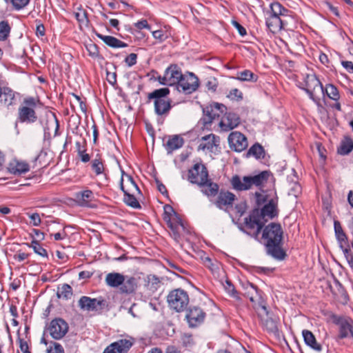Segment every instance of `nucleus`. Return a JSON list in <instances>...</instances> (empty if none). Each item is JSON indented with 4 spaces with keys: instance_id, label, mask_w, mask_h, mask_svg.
Listing matches in <instances>:
<instances>
[{
    "instance_id": "obj_1",
    "label": "nucleus",
    "mask_w": 353,
    "mask_h": 353,
    "mask_svg": "<svg viewBox=\"0 0 353 353\" xmlns=\"http://www.w3.org/2000/svg\"><path fill=\"white\" fill-rule=\"evenodd\" d=\"M271 178L268 171H263L253 176L234 175L230 180L231 185L236 191H245L254 190L256 199H274L275 192L274 190H268V183Z\"/></svg>"
},
{
    "instance_id": "obj_2",
    "label": "nucleus",
    "mask_w": 353,
    "mask_h": 353,
    "mask_svg": "<svg viewBox=\"0 0 353 353\" xmlns=\"http://www.w3.org/2000/svg\"><path fill=\"white\" fill-rule=\"evenodd\" d=\"M283 230L280 223H270L263 228L262 239L267 253L274 259H284L285 253L282 249Z\"/></svg>"
},
{
    "instance_id": "obj_3",
    "label": "nucleus",
    "mask_w": 353,
    "mask_h": 353,
    "mask_svg": "<svg viewBox=\"0 0 353 353\" xmlns=\"http://www.w3.org/2000/svg\"><path fill=\"white\" fill-rule=\"evenodd\" d=\"M289 10L280 3L270 4V10L266 12V26L272 33L279 32L285 25L283 17L288 16Z\"/></svg>"
},
{
    "instance_id": "obj_4",
    "label": "nucleus",
    "mask_w": 353,
    "mask_h": 353,
    "mask_svg": "<svg viewBox=\"0 0 353 353\" xmlns=\"http://www.w3.org/2000/svg\"><path fill=\"white\" fill-rule=\"evenodd\" d=\"M170 90L163 88L154 90L148 95V101L152 100L154 106V112L158 116H167L171 109V101L167 98Z\"/></svg>"
},
{
    "instance_id": "obj_5",
    "label": "nucleus",
    "mask_w": 353,
    "mask_h": 353,
    "mask_svg": "<svg viewBox=\"0 0 353 353\" xmlns=\"http://www.w3.org/2000/svg\"><path fill=\"white\" fill-rule=\"evenodd\" d=\"M38 102L39 100L32 97L25 98L18 110V121L28 124L36 122L37 116L34 108Z\"/></svg>"
},
{
    "instance_id": "obj_6",
    "label": "nucleus",
    "mask_w": 353,
    "mask_h": 353,
    "mask_svg": "<svg viewBox=\"0 0 353 353\" xmlns=\"http://www.w3.org/2000/svg\"><path fill=\"white\" fill-rule=\"evenodd\" d=\"M163 210V220L171 230L173 238L177 241L180 238L179 228L184 229L182 220L170 205H165Z\"/></svg>"
},
{
    "instance_id": "obj_7",
    "label": "nucleus",
    "mask_w": 353,
    "mask_h": 353,
    "mask_svg": "<svg viewBox=\"0 0 353 353\" xmlns=\"http://www.w3.org/2000/svg\"><path fill=\"white\" fill-rule=\"evenodd\" d=\"M214 204L231 216L241 217L248 208L245 200H215Z\"/></svg>"
},
{
    "instance_id": "obj_8",
    "label": "nucleus",
    "mask_w": 353,
    "mask_h": 353,
    "mask_svg": "<svg viewBox=\"0 0 353 353\" xmlns=\"http://www.w3.org/2000/svg\"><path fill=\"white\" fill-rule=\"evenodd\" d=\"M169 307L177 312L184 311L189 303V296L182 289L172 290L167 296Z\"/></svg>"
},
{
    "instance_id": "obj_9",
    "label": "nucleus",
    "mask_w": 353,
    "mask_h": 353,
    "mask_svg": "<svg viewBox=\"0 0 353 353\" xmlns=\"http://www.w3.org/2000/svg\"><path fill=\"white\" fill-rule=\"evenodd\" d=\"M264 225V220H262L259 215L258 208H255L252 210L248 217L245 218V229H242V230L248 234L257 237Z\"/></svg>"
},
{
    "instance_id": "obj_10",
    "label": "nucleus",
    "mask_w": 353,
    "mask_h": 353,
    "mask_svg": "<svg viewBox=\"0 0 353 353\" xmlns=\"http://www.w3.org/2000/svg\"><path fill=\"white\" fill-rule=\"evenodd\" d=\"M332 319L333 322L339 326L338 337L339 339H353V320L351 318L333 315Z\"/></svg>"
},
{
    "instance_id": "obj_11",
    "label": "nucleus",
    "mask_w": 353,
    "mask_h": 353,
    "mask_svg": "<svg viewBox=\"0 0 353 353\" xmlns=\"http://www.w3.org/2000/svg\"><path fill=\"white\" fill-rule=\"evenodd\" d=\"M304 83L305 86V90L309 94L310 98L314 101H316L319 94L324 93L323 85L314 74H306L304 78Z\"/></svg>"
},
{
    "instance_id": "obj_12",
    "label": "nucleus",
    "mask_w": 353,
    "mask_h": 353,
    "mask_svg": "<svg viewBox=\"0 0 353 353\" xmlns=\"http://www.w3.org/2000/svg\"><path fill=\"white\" fill-rule=\"evenodd\" d=\"M199 85L198 77L192 72H187L182 77L177 85V90L185 94H191L196 91Z\"/></svg>"
},
{
    "instance_id": "obj_13",
    "label": "nucleus",
    "mask_w": 353,
    "mask_h": 353,
    "mask_svg": "<svg viewBox=\"0 0 353 353\" xmlns=\"http://www.w3.org/2000/svg\"><path fill=\"white\" fill-rule=\"evenodd\" d=\"M181 70L176 65H171L168 67L163 77H159V82L164 85H178L182 77Z\"/></svg>"
},
{
    "instance_id": "obj_14",
    "label": "nucleus",
    "mask_w": 353,
    "mask_h": 353,
    "mask_svg": "<svg viewBox=\"0 0 353 353\" xmlns=\"http://www.w3.org/2000/svg\"><path fill=\"white\" fill-rule=\"evenodd\" d=\"M79 306L83 310L101 312L108 306V303L101 298L92 299L83 296L79 300Z\"/></svg>"
},
{
    "instance_id": "obj_15",
    "label": "nucleus",
    "mask_w": 353,
    "mask_h": 353,
    "mask_svg": "<svg viewBox=\"0 0 353 353\" xmlns=\"http://www.w3.org/2000/svg\"><path fill=\"white\" fill-rule=\"evenodd\" d=\"M208 179V172L206 167L201 163H196L188 171V180L190 183L199 186L203 184Z\"/></svg>"
},
{
    "instance_id": "obj_16",
    "label": "nucleus",
    "mask_w": 353,
    "mask_h": 353,
    "mask_svg": "<svg viewBox=\"0 0 353 353\" xmlns=\"http://www.w3.org/2000/svg\"><path fill=\"white\" fill-rule=\"evenodd\" d=\"M47 330L54 339L59 340L68 332V325L64 320L55 319L50 323Z\"/></svg>"
},
{
    "instance_id": "obj_17",
    "label": "nucleus",
    "mask_w": 353,
    "mask_h": 353,
    "mask_svg": "<svg viewBox=\"0 0 353 353\" xmlns=\"http://www.w3.org/2000/svg\"><path fill=\"white\" fill-rule=\"evenodd\" d=\"M228 143L231 150L240 152L248 147L246 137L242 133L235 131L228 136Z\"/></svg>"
},
{
    "instance_id": "obj_18",
    "label": "nucleus",
    "mask_w": 353,
    "mask_h": 353,
    "mask_svg": "<svg viewBox=\"0 0 353 353\" xmlns=\"http://www.w3.org/2000/svg\"><path fill=\"white\" fill-rule=\"evenodd\" d=\"M205 317V313L203 310L196 306L190 307L187 310L185 318L190 327H195L201 324Z\"/></svg>"
},
{
    "instance_id": "obj_19",
    "label": "nucleus",
    "mask_w": 353,
    "mask_h": 353,
    "mask_svg": "<svg viewBox=\"0 0 353 353\" xmlns=\"http://www.w3.org/2000/svg\"><path fill=\"white\" fill-rule=\"evenodd\" d=\"M240 124V118L234 112H226L219 122V126L223 131L228 132L236 128Z\"/></svg>"
},
{
    "instance_id": "obj_20",
    "label": "nucleus",
    "mask_w": 353,
    "mask_h": 353,
    "mask_svg": "<svg viewBox=\"0 0 353 353\" xmlns=\"http://www.w3.org/2000/svg\"><path fill=\"white\" fill-rule=\"evenodd\" d=\"M258 213L264 223L269 219H272L278 215L277 205L274 200H270L268 204H265L261 210L258 209Z\"/></svg>"
},
{
    "instance_id": "obj_21",
    "label": "nucleus",
    "mask_w": 353,
    "mask_h": 353,
    "mask_svg": "<svg viewBox=\"0 0 353 353\" xmlns=\"http://www.w3.org/2000/svg\"><path fill=\"white\" fill-rule=\"evenodd\" d=\"M125 176L127 179V188H125L123 183V176H122L121 183V190L124 192L125 195L128 197V199H136V193L141 194V192L135 182L133 181L132 178L130 175H126Z\"/></svg>"
},
{
    "instance_id": "obj_22",
    "label": "nucleus",
    "mask_w": 353,
    "mask_h": 353,
    "mask_svg": "<svg viewBox=\"0 0 353 353\" xmlns=\"http://www.w3.org/2000/svg\"><path fill=\"white\" fill-rule=\"evenodd\" d=\"M226 110V107L222 104L214 103L210 108H207L204 110L205 115V123H211L216 117H219V112H223Z\"/></svg>"
},
{
    "instance_id": "obj_23",
    "label": "nucleus",
    "mask_w": 353,
    "mask_h": 353,
    "mask_svg": "<svg viewBox=\"0 0 353 353\" xmlns=\"http://www.w3.org/2000/svg\"><path fill=\"white\" fill-rule=\"evenodd\" d=\"M219 143V138L213 134L204 136L201 138L199 149L202 150L212 151Z\"/></svg>"
},
{
    "instance_id": "obj_24",
    "label": "nucleus",
    "mask_w": 353,
    "mask_h": 353,
    "mask_svg": "<svg viewBox=\"0 0 353 353\" xmlns=\"http://www.w3.org/2000/svg\"><path fill=\"white\" fill-rule=\"evenodd\" d=\"M138 286L137 279L134 276H124V281L122 283L119 290L123 294H130L134 293Z\"/></svg>"
},
{
    "instance_id": "obj_25",
    "label": "nucleus",
    "mask_w": 353,
    "mask_h": 353,
    "mask_svg": "<svg viewBox=\"0 0 353 353\" xmlns=\"http://www.w3.org/2000/svg\"><path fill=\"white\" fill-rule=\"evenodd\" d=\"M199 187L201 188L203 194L208 197H214L219 192V185L208 179Z\"/></svg>"
},
{
    "instance_id": "obj_26",
    "label": "nucleus",
    "mask_w": 353,
    "mask_h": 353,
    "mask_svg": "<svg viewBox=\"0 0 353 353\" xmlns=\"http://www.w3.org/2000/svg\"><path fill=\"white\" fill-rule=\"evenodd\" d=\"M8 169L10 173L19 175L28 172L30 166L26 162L14 159L10 162Z\"/></svg>"
},
{
    "instance_id": "obj_27",
    "label": "nucleus",
    "mask_w": 353,
    "mask_h": 353,
    "mask_svg": "<svg viewBox=\"0 0 353 353\" xmlns=\"http://www.w3.org/2000/svg\"><path fill=\"white\" fill-rule=\"evenodd\" d=\"M124 281V275L119 272L108 273L105 278L107 285L111 288H120Z\"/></svg>"
},
{
    "instance_id": "obj_28",
    "label": "nucleus",
    "mask_w": 353,
    "mask_h": 353,
    "mask_svg": "<svg viewBox=\"0 0 353 353\" xmlns=\"http://www.w3.org/2000/svg\"><path fill=\"white\" fill-rule=\"evenodd\" d=\"M97 36L101 39L107 46L113 48H121L128 46V44L112 36H106L97 34Z\"/></svg>"
},
{
    "instance_id": "obj_29",
    "label": "nucleus",
    "mask_w": 353,
    "mask_h": 353,
    "mask_svg": "<svg viewBox=\"0 0 353 353\" xmlns=\"http://www.w3.org/2000/svg\"><path fill=\"white\" fill-rule=\"evenodd\" d=\"M90 165L92 172L97 176L105 174L104 161L101 154H97L96 155V157L92 160Z\"/></svg>"
},
{
    "instance_id": "obj_30",
    "label": "nucleus",
    "mask_w": 353,
    "mask_h": 353,
    "mask_svg": "<svg viewBox=\"0 0 353 353\" xmlns=\"http://www.w3.org/2000/svg\"><path fill=\"white\" fill-rule=\"evenodd\" d=\"M183 139L178 135H174L169 138L167 141L165 147L168 153H172V151L179 149L183 145Z\"/></svg>"
},
{
    "instance_id": "obj_31",
    "label": "nucleus",
    "mask_w": 353,
    "mask_h": 353,
    "mask_svg": "<svg viewBox=\"0 0 353 353\" xmlns=\"http://www.w3.org/2000/svg\"><path fill=\"white\" fill-rule=\"evenodd\" d=\"M302 334L304 341L308 346L317 352L321 351L322 346L316 342V338L312 332L304 330Z\"/></svg>"
},
{
    "instance_id": "obj_32",
    "label": "nucleus",
    "mask_w": 353,
    "mask_h": 353,
    "mask_svg": "<svg viewBox=\"0 0 353 353\" xmlns=\"http://www.w3.org/2000/svg\"><path fill=\"white\" fill-rule=\"evenodd\" d=\"M14 101V92L8 88H3L1 89L0 92V102L6 106H9L13 103Z\"/></svg>"
},
{
    "instance_id": "obj_33",
    "label": "nucleus",
    "mask_w": 353,
    "mask_h": 353,
    "mask_svg": "<svg viewBox=\"0 0 353 353\" xmlns=\"http://www.w3.org/2000/svg\"><path fill=\"white\" fill-rule=\"evenodd\" d=\"M133 343L132 339H123L118 340L112 343L114 345V347H117L116 350L117 353H127L132 346Z\"/></svg>"
},
{
    "instance_id": "obj_34",
    "label": "nucleus",
    "mask_w": 353,
    "mask_h": 353,
    "mask_svg": "<svg viewBox=\"0 0 353 353\" xmlns=\"http://www.w3.org/2000/svg\"><path fill=\"white\" fill-rule=\"evenodd\" d=\"M334 227L335 235L339 243V246L345 245L348 243L347 237L343 232L340 222L339 221H334Z\"/></svg>"
},
{
    "instance_id": "obj_35",
    "label": "nucleus",
    "mask_w": 353,
    "mask_h": 353,
    "mask_svg": "<svg viewBox=\"0 0 353 353\" xmlns=\"http://www.w3.org/2000/svg\"><path fill=\"white\" fill-rule=\"evenodd\" d=\"M74 17L77 20L79 23V26L81 28L82 27H88L89 24V20L88 18L87 12L83 10L81 7H79L77 9V11L74 12Z\"/></svg>"
},
{
    "instance_id": "obj_36",
    "label": "nucleus",
    "mask_w": 353,
    "mask_h": 353,
    "mask_svg": "<svg viewBox=\"0 0 353 353\" xmlns=\"http://www.w3.org/2000/svg\"><path fill=\"white\" fill-rule=\"evenodd\" d=\"M353 150V141L349 137H345L341 141V145L338 148V153L342 155L349 154Z\"/></svg>"
},
{
    "instance_id": "obj_37",
    "label": "nucleus",
    "mask_w": 353,
    "mask_h": 353,
    "mask_svg": "<svg viewBox=\"0 0 353 353\" xmlns=\"http://www.w3.org/2000/svg\"><path fill=\"white\" fill-rule=\"evenodd\" d=\"M232 78L241 81L256 82L258 79V76L249 70H245L237 72V76Z\"/></svg>"
},
{
    "instance_id": "obj_38",
    "label": "nucleus",
    "mask_w": 353,
    "mask_h": 353,
    "mask_svg": "<svg viewBox=\"0 0 353 353\" xmlns=\"http://www.w3.org/2000/svg\"><path fill=\"white\" fill-rule=\"evenodd\" d=\"M265 155V151L263 148L259 143L254 144L247 152L246 157H254L256 159L263 158Z\"/></svg>"
},
{
    "instance_id": "obj_39",
    "label": "nucleus",
    "mask_w": 353,
    "mask_h": 353,
    "mask_svg": "<svg viewBox=\"0 0 353 353\" xmlns=\"http://www.w3.org/2000/svg\"><path fill=\"white\" fill-rule=\"evenodd\" d=\"M72 203H68V205L75 207H81L83 208H90L94 209L97 208L98 204L94 202V200H70Z\"/></svg>"
},
{
    "instance_id": "obj_40",
    "label": "nucleus",
    "mask_w": 353,
    "mask_h": 353,
    "mask_svg": "<svg viewBox=\"0 0 353 353\" xmlns=\"http://www.w3.org/2000/svg\"><path fill=\"white\" fill-rule=\"evenodd\" d=\"M11 26L8 21H1L0 22V41H6L10 33Z\"/></svg>"
},
{
    "instance_id": "obj_41",
    "label": "nucleus",
    "mask_w": 353,
    "mask_h": 353,
    "mask_svg": "<svg viewBox=\"0 0 353 353\" xmlns=\"http://www.w3.org/2000/svg\"><path fill=\"white\" fill-rule=\"evenodd\" d=\"M301 192L302 188L301 185L298 183H292L289 185L288 195L290 197H294L296 199L301 196Z\"/></svg>"
},
{
    "instance_id": "obj_42",
    "label": "nucleus",
    "mask_w": 353,
    "mask_h": 353,
    "mask_svg": "<svg viewBox=\"0 0 353 353\" xmlns=\"http://www.w3.org/2000/svg\"><path fill=\"white\" fill-rule=\"evenodd\" d=\"M72 296V287L68 284H63L59 290L57 292V296L59 298H63L68 300Z\"/></svg>"
},
{
    "instance_id": "obj_43",
    "label": "nucleus",
    "mask_w": 353,
    "mask_h": 353,
    "mask_svg": "<svg viewBox=\"0 0 353 353\" xmlns=\"http://www.w3.org/2000/svg\"><path fill=\"white\" fill-rule=\"evenodd\" d=\"M247 290L245 295L249 298L251 302H254L257 296H259L257 288L253 284L248 283L245 287Z\"/></svg>"
},
{
    "instance_id": "obj_44",
    "label": "nucleus",
    "mask_w": 353,
    "mask_h": 353,
    "mask_svg": "<svg viewBox=\"0 0 353 353\" xmlns=\"http://www.w3.org/2000/svg\"><path fill=\"white\" fill-rule=\"evenodd\" d=\"M223 287L225 288V290L230 296L233 297L237 301L241 300L238 292L236 290L234 285L230 281L226 280L225 283L223 284Z\"/></svg>"
},
{
    "instance_id": "obj_45",
    "label": "nucleus",
    "mask_w": 353,
    "mask_h": 353,
    "mask_svg": "<svg viewBox=\"0 0 353 353\" xmlns=\"http://www.w3.org/2000/svg\"><path fill=\"white\" fill-rule=\"evenodd\" d=\"M32 248L34 252L38 255L48 258V252L46 249H44L39 242L37 240H32L31 244L29 245Z\"/></svg>"
},
{
    "instance_id": "obj_46",
    "label": "nucleus",
    "mask_w": 353,
    "mask_h": 353,
    "mask_svg": "<svg viewBox=\"0 0 353 353\" xmlns=\"http://www.w3.org/2000/svg\"><path fill=\"white\" fill-rule=\"evenodd\" d=\"M263 325L266 330L270 332L276 333L279 330L277 327V322L272 318L268 317L264 320Z\"/></svg>"
},
{
    "instance_id": "obj_47",
    "label": "nucleus",
    "mask_w": 353,
    "mask_h": 353,
    "mask_svg": "<svg viewBox=\"0 0 353 353\" xmlns=\"http://www.w3.org/2000/svg\"><path fill=\"white\" fill-rule=\"evenodd\" d=\"M218 86V81L213 77H209L205 80V87L208 91L215 92Z\"/></svg>"
},
{
    "instance_id": "obj_48",
    "label": "nucleus",
    "mask_w": 353,
    "mask_h": 353,
    "mask_svg": "<svg viewBox=\"0 0 353 353\" xmlns=\"http://www.w3.org/2000/svg\"><path fill=\"white\" fill-rule=\"evenodd\" d=\"M327 97L334 101H337L339 99V93L337 88L332 85L329 84L325 89Z\"/></svg>"
},
{
    "instance_id": "obj_49",
    "label": "nucleus",
    "mask_w": 353,
    "mask_h": 353,
    "mask_svg": "<svg viewBox=\"0 0 353 353\" xmlns=\"http://www.w3.org/2000/svg\"><path fill=\"white\" fill-rule=\"evenodd\" d=\"M227 97L231 100L239 101L243 99V93L237 88H233L229 91Z\"/></svg>"
},
{
    "instance_id": "obj_50",
    "label": "nucleus",
    "mask_w": 353,
    "mask_h": 353,
    "mask_svg": "<svg viewBox=\"0 0 353 353\" xmlns=\"http://www.w3.org/2000/svg\"><path fill=\"white\" fill-rule=\"evenodd\" d=\"M10 2L15 10H19L26 7L30 0H10Z\"/></svg>"
},
{
    "instance_id": "obj_51",
    "label": "nucleus",
    "mask_w": 353,
    "mask_h": 353,
    "mask_svg": "<svg viewBox=\"0 0 353 353\" xmlns=\"http://www.w3.org/2000/svg\"><path fill=\"white\" fill-rule=\"evenodd\" d=\"M340 248L342 249L348 263H353V255L351 254L349 243H347L345 245H341Z\"/></svg>"
},
{
    "instance_id": "obj_52",
    "label": "nucleus",
    "mask_w": 353,
    "mask_h": 353,
    "mask_svg": "<svg viewBox=\"0 0 353 353\" xmlns=\"http://www.w3.org/2000/svg\"><path fill=\"white\" fill-rule=\"evenodd\" d=\"M27 215L30 219V220H31L30 223L33 226H39L41 224V220L39 214H38V213H32V214L27 213Z\"/></svg>"
},
{
    "instance_id": "obj_53",
    "label": "nucleus",
    "mask_w": 353,
    "mask_h": 353,
    "mask_svg": "<svg viewBox=\"0 0 353 353\" xmlns=\"http://www.w3.org/2000/svg\"><path fill=\"white\" fill-rule=\"evenodd\" d=\"M89 54L92 57H97L99 54L98 48L94 43H90L86 46Z\"/></svg>"
},
{
    "instance_id": "obj_54",
    "label": "nucleus",
    "mask_w": 353,
    "mask_h": 353,
    "mask_svg": "<svg viewBox=\"0 0 353 353\" xmlns=\"http://www.w3.org/2000/svg\"><path fill=\"white\" fill-rule=\"evenodd\" d=\"M77 199H88L90 197H93L94 194L92 191L90 190H84L82 191H79L76 194Z\"/></svg>"
},
{
    "instance_id": "obj_55",
    "label": "nucleus",
    "mask_w": 353,
    "mask_h": 353,
    "mask_svg": "<svg viewBox=\"0 0 353 353\" xmlns=\"http://www.w3.org/2000/svg\"><path fill=\"white\" fill-rule=\"evenodd\" d=\"M137 54L135 53L130 54L125 59V62L129 67H132L137 63Z\"/></svg>"
},
{
    "instance_id": "obj_56",
    "label": "nucleus",
    "mask_w": 353,
    "mask_h": 353,
    "mask_svg": "<svg viewBox=\"0 0 353 353\" xmlns=\"http://www.w3.org/2000/svg\"><path fill=\"white\" fill-rule=\"evenodd\" d=\"M47 353H64V350L60 344L54 343V347L48 349Z\"/></svg>"
},
{
    "instance_id": "obj_57",
    "label": "nucleus",
    "mask_w": 353,
    "mask_h": 353,
    "mask_svg": "<svg viewBox=\"0 0 353 353\" xmlns=\"http://www.w3.org/2000/svg\"><path fill=\"white\" fill-rule=\"evenodd\" d=\"M125 203L134 209H141V205L139 200H123Z\"/></svg>"
},
{
    "instance_id": "obj_58",
    "label": "nucleus",
    "mask_w": 353,
    "mask_h": 353,
    "mask_svg": "<svg viewBox=\"0 0 353 353\" xmlns=\"http://www.w3.org/2000/svg\"><path fill=\"white\" fill-rule=\"evenodd\" d=\"M232 25L238 30V32L241 36H244L246 34V30L239 23L236 21H233Z\"/></svg>"
},
{
    "instance_id": "obj_59",
    "label": "nucleus",
    "mask_w": 353,
    "mask_h": 353,
    "mask_svg": "<svg viewBox=\"0 0 353 353\" xmlns=\"http://www.w3.org/2000/svg\"><path fill=\"white\" fill-rule=\"evenodd\" d=\"M157 183L158 190L162 194L163 196L168 198V192L167 191L165 186L163 184L161 183L159 181H157Z\"/></svg>"
},
{
    "instance_id": "obj_60",
    "label": "nucleus",
    "mask_w": 353,
    "mask_h": 353,
    "mask_svg": "<svg viewBox=\"0 0 353 353\" xmlns=\"http://www.w3.org/2000/svg\"><path fill=\"white\" fill-rule=\"evenodd\" d=\"M107 80L112 84L114 85L117 83V75L114 72H107Z\"/></svg>"
},
{
    "instance_id": "obj_61",
    "label": "nucleus",
    "mask_w": 353,
    "mask_h": 353,
    "mask_svg": "<svg viewBox=\"0 0 353 353\" xmlns=\"http://www.w3.org/2000/svg\"><path fill=\"white\" fill-rule=\"evenodd\" d=\"M135 26L138 29H140V30L143 29V28H148V29L150 28V26L146 20H141V21L137 22L135 23Z\"/></svg>"
},
{
    "instance_id": "obj_62",
    "label": "nucleus",
    "mask_w": 353,
    "mask_h": 353,
    "mask_svg": "<svg viewBox=\"0 0 353 353\" xmlns=\"http://www.w3.org/2000/svg\"><path fill=\"white\" fill-rule=\"evenodd\" d=\"M342 65L350 73H353V63L352 61H343Z\"/></svg>"
},
{
    "instance_id": "obj_63",
    "label": "nucleus",
    "mask_w": 353,
    "mask_h": 353,
    "mask_svg": "<svg viewBox=\"0 0 353 353\" xmlns=\"http://www.w3.org/2000/svg\"><path fill=\"white\" fill-rule=\"evenodd\" d=\"M152 36L156 39H159L160 41H163L164 39V34L162 30H155L152 32Z\"/></svg>"
},
{
    "instance_id": "obj_64",
    "label": "nucleus",
    "mask_w": 353,
    "mask_h": 353,
    "mask_svg": "<svg viewBox=\"0 0 353 353\" xmlns=\"http://www.w3.org/2000/svg\"><path fill=\"white\" fill-rule=\"evenodd\" d=\"M116 349L117 347H114L113 343H111L105 349L103 353H117Z\"/></svg>"
}]
</instances>
